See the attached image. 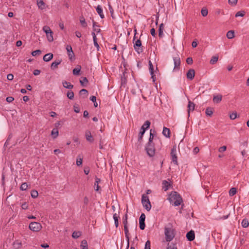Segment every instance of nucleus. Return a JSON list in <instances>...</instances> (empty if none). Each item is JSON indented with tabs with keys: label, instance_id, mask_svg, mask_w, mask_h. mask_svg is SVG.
Instances as JSON below:
<instances>
[{
	"label": "nucleus",
	"instance_id": "1",
	"mask_svg": "<svg viewBox=\"0 0 249 249\" xmlns=\"http://www.w3.org/2000/svg\"><path fill=\"white\" fill-rule=\"evenodd\" d=\"M169 200L171 204L175 206L181 205V208L184 206L181 196L177 192H172L169 196Z\"/></svg>",
	"mask_w": 249,
	"mask_h": 249
},
{
	"label": "nucleus",
	"instance_id": "2",
	"mask_svg": "<svg viewBox=\"0 0 249 249\" xmlns=\"http://www.w3.org/2000/svg\"><path fill=\"white\" fill-rule=\"evenodd\" d=\"M164 234L166 241L170 242L175 237V230L171 225H168L164 228Z\"/></svg>",
	"mask_w": 249,
	"mask_h": 249
},
{
	"label": "nucleus",
	"instance_id": "3",
	"mask_svg": "<svg viewBox=\"0 0 249 249\" xmlns=\"http://www.w3.org/2000/svg\"><path fill=\"white\" fill-rule=\"evenodd\" d=\"M142 203L143 207L148 211H149L151 208V205L148 196L145 194H143L142 197Z\"/></svg>",
	"mask_w": 249,
	"mask_h": 249
},
{
	"label": "nucleus",
	"instance_id": "4",
	"mask_svg": "<svg viewBox=\"0 0 249 249\" xmlns=\"http://www.w3.org/2000/svg\"><path fill=\"white\" fill-rule=\"evenodd\" d=\"M30 230L34 232L40 231L42 229V226L40 223L37 222H32L29 226Z\"/></svg>",
	"mask_w": 249,
	"mask_h": 249
},
{
	"label": "nucleus",
	"instance_id": "5",
	"mask_svg": "<svg viewBox=\"0 0 249 249\" xmlns=\"http://www.w3.org/2000/svg\"><path fill=\"white\" fill-rule=\"evenodd\" d=\"M43 30L46 34L48 40L49 42H52L53 40V32L51 30L50 28L48 26H44L43 27Z\"/></svg>",
	"mask_w": 249,
	"mask_h": 249
},
{
	"label": "nucleus",
	"instance_id": "6",
	"mask_svg": "<svg viewBox=\"0 0 249 249\" xmlns=\"http://www.w3.org/2000/svg\"><path fill=\"white\" fill-rule=\"evenodd\" d=\"M173 61H174V67L173 69V71H178L180 69V58L179 56L177 54L176 56H173Z\"/></svg>",
	"mask_w": 249,
	"mask_h": 249
},
{
	"label": "nucleus",
	"instance_id": "7",
	"mask_svg": "<svg viewBox=\"0 0 249 249\" xmlns=\"http://www.w3.org/2000/svg\"><path fill=\"white\" fill-rule=\"evenodd\" d=\"M147 154L150 157H153L155 155V148L153 143H147L145 148Z\"/></svg>",
	"mask_w": 249,
	"mask_h": 249
},
{
	"label": "nucleus",
	"instance_id": "8",
	"mask_svg": "<svg viewBox=\"0 0 249 249\" xmlns=\"http://www.w3.org/2000/svg\"><path fill=\"white\" fill-rule=\"evenodd\" d=\"M171 156L172 161L175 164L178 165V157L177 156V147L176 146H174L171 149Z\"/></svg>",
	"mask_w": 249,
	"mask_h": 249
},
{
	"label": "nucleus",
	"instance_id": "9",
	"mask_svg": "<svg viewBox=\"0 0 249 249\" xmlns=\"http://www.w3.org/2000/svg\"><path fill=\"white\" fill-rule=\"evenodd\" d=\"M66 49L67 50V53H68L69 59L71 61H73V60H74L75 59V55H74V53L73 52L72 49V47H71V46L69 45H67Z\"/></svg>",
	"mask_w": 249,
	"mask_h": 249
},
{
	"label": "nucleus",
	"instance_id": "10",
	"mask_svg": "<svg viewBox=\"0 0 249 249\" xmlns=\"http://www.w3.org/2000/svg\"><path fill=\"white\" fill-rule=\"evenodd\" d=\"M134 48L135 51L140 53L143 52V49L142 47V42L140 39H138L134 44Z\"/></svg>",
	"mask_w": 249,
	"mask_h": 249
},
{
	"label": "nucleus",
	"instance_id": "11",
	"mask_svg": "<svg viewBox=\"0 0 249 249\" xmlns=\"http://www.w3.org/2000/svg\"><path fill=\"white\" fill-rule=\"evenodd\" d=\"M186 238L189 241H193L195 238V234L194 231L191 230L188 232L186 234Z\"/></svg>",
	"mask_w": 249,
	"mask_h": 249
},
{
	"label": "nucleus",
	"instance_id": "12",
	"mask_svg": "<svg viewBox=\"0 0 249 249\" xmlns=\"http://www.w3.org/2000/svg\"><path fill=\"white\" fill-rule=\"evenodd\" d=\"M195 107V104L191 102V101H189L188 102V105L187 106V112H188V117L190 116V112L193 111L194 110Z\"/></svg>",
	"mask_w": 249,
	"mask_h": 249
},
{
	"label": "nucleus",
	"instance_id": "13",
	"mask_svg": "<svg viewBox=\"0 0 249 249\" xmlns=\"http://www.w3.org/2000/svg\"><path fill=\"white\" fill-rule=\"evenodd\" d=\"M195 75V71L194 69H190L186 74L187 79L189 80H193Z\"/></svg>",
	"mask_w": 249,
	"mask_h": 249
},
{
	"label": "nucleus",
	"instance_id": "14",
	"mask_svg": "<svg viewBox=\"0 0 249 249\" xmlns=\"http://www.w3.org/2000/svg\"><path fill=\"white\" fill-rule=\"evenodd\" d=\"M85 137L87 141L90 142H92L94 141V139L91 135L90 131L88 130L86 131Z\"/></svg>",
	"mask_w": 249,
	"mask_h": 249
},
{
	"label": "nucleus",
	"instance_id": "15",
	"mask_svg": "<svg viewBox=\"0 0 249 249\" xmlns=\"http://www.w3.org/2000/svg\"><path fill=\"white\" fill-rule=\"evenodd\" d=\"M124 231L125 238L127 241V245L126 249H128L129 248V231L128 229L127 225H124Z\"/></svg>",
	"mask_w": 249,
	"mask_h": 249
},
{
	"label": "nucleus",
	"instance_id": "16",
	"mask_svg": "<svg viewBox=\"0 0 249 249\" xmlns=\"http://www.w3.org/2000/svg\"><path fill=\"white\" fill-rule=\"evenodd\" d=\"M53 54L52 53H48L44 55L43 59L44 61L48 62L53 58Z\"/></svg>",
	"mask_w": 249,
	"mask_h": 249
},
{
	"label": "nucleus",
	"instance_id": "17",
	"mask_svg": "<svg viewBox=\"0 0 249 249\" xmlns=\"http://www.w3.org/2000/svg\"><path fill=\"white\" fill-rule=\"evenodd\" d=\"M162 189L164 191H167L170 186V183L166 180H163L162 183Z\"/></svg>",
	"mask_w": 249,
	"mask_h": 249
},
{
	"label": "nucleus",
	"instance_id": "18",
	"mask_svg": "<svg viewBox=\"0 0 249 249\" xmlns=\"http://www.w3.org/2000/svg\"><path fill=\"white\" fill-rule=\"evenodd\" d=\"M162 134L167 138L170 137V130L169 128L164 127L162 131Z\"/></svg>",
	"mask_w": 249,
	"mask_h": 249
},
{
	"label": "nucleus",
	"instance_id": "19",
	"mask_svg": "<svg viewBox=\"0 0 249 249\" xmlns=\"http://www.w3.org/2000/svg\"><path fill=\"white\" fill-rule=\"evenodd\" d=\"M151 123L149 121H146L141 127V130L145 131L146 129L149 127Z\"/></svg>",
	"mask_w": 249,
	"mask_h": 249
},
{
	"label": "nucleus",
	"instance_id": "20",
	"mask_svg": "<svg viewBox=\"0 0 249 249\" xmlns=\"http://www.w3.org/2000/svg\"><path fill=\"white\" fill-rule=\"evenodd\" d=\"M164 25L163 23L160 24L159 28V36L162 38L163 36Z\"/></svg>",
	"mask_w": 249,
	"mask_h": 249
},
{
	"label": "nucleus",
	"instance_id": "21",
	"mask_svg": "<svg viewBox=\"0 0 249 249\" xmlns=\"http://www.w3.org/2000/svg\"><path fill=\"white\" fill-rule=\"evenodd\" d=\"M222 98V96L221 94L214 95L213 97V101L214 103L217 104L221 101Z\"/></svg>",
	"mask_w": 249,
	"mask_h": 249
},
{
	"label": "nucleus",
	"instance_id": "22",
	"mask_svg": "<svg viewBox=\"0 0 249 249\" xmlns=\"http://www.w3.org/2000/svg\"><path fill=\"white\" fill-rule=\"evenodd\" d=\"M96 11L99 15L101 18H105L103 12V9L100 5L97 6V7H96Z\"/></svg>",
	"mask_w": 249,
	"mask_h": 249
},
{
	"label": "nucleus",
	"instance_id": "23",
	"mask_svg": "<svg viewBox=\"0 0 249 249\" xmlns=\"http://www.w3.org/2000/svg\"><path fill=\"white\" fill-rule=\"evenodd\" d=\"M61 62V60H57L53 62L51 65V68L52 69H54L58 67V65H59Z\"/></svg>",
	"mask_w": 249,
	"mask_h": 249
},
{
	"label": "nucleus",
	"instance_id": "24",
	"mask_svg": "<svg viewBox=\"0 0 249 249\" xmlns=\"http://www.w3.org/2000/svg\"><path fill=\"white\" fill-rule=\"evenodd\" d=\"M93 22V31L96 32L97 33L100 32L101 30L99 28V26L97 25V23L94 20H92Z\"/></svg>",
	"mask_w": 249,
	"mask_h": 249
},
{
	"label": "nucleus",
	"instance_id": "25",
	"mask_svg": "<svg viewBox=\"0 0 249 249\" xmlns=\"http://www.w3.org/2000/svg\"><path fill=\"white\" fill-rule=\"evenodd\" d=\"M21 246H22V243L19 240H16L13 243V247L15 249H18L21 248Z\"/></svg>",
	"mask_w": 249,
	"mask_h": 249
},
{
	"label": "nucleus",
	"instance_id": "26",
	"mask_svg": "<svg viewBox=\"0 0 249 249\" xmlns=\"http://www.w3.org/2000/svg\"><path fill=\"white\" fill-rule=\"evenodd\" d=\"M101 180L100 178H95V181L94 185V190L96 191H98L99 189V183L100 182Z\"/></svg>",
	"mask_w": 249,
	"mask_h": 249
},
{
	"label": "nucleus",
	"instance_id": "27",
	"mask_svg": "<svg viewBox=\"0 0 249 249\" xmlns=\"http://www.w3.org/2000/svg\"><path fill=\"white\" fill-rule=\"evenodd\" d=\"M62 84L64 88L68 89H71L73 87V86L71 85L70 82H67L66 81H63Z\"/></svg>",
	"mask_w": 249,
	"mask_h": 249
},
{
	"label": "nucleus",
	"instance_id": "28",
	"mask_svg": "<svg viewBox=\"0 0 249 249\" xmlns=\"http://www.w3.org/2000/svg\"><path fill=\"white\" fill-rule=\"evenodd\" d=\"M37 4L38 8L40 9H44L45 8V4L42 0H37Z\"/></svg>",
	"mask_w": 249,
	"mask_h": 249
},
{
	"label": "nucleus",
	"instance_id": "29",
	"mask_svg": "<svg viewBox=\"0 0 249 249\" xmlns=\"http://www.w3.org/2000/svg\"><path fill=\"white\" fill-rule=\"evenodd\" d=\"M80 22L83 27L86 28L87 26V22H86L85 19L83 16L80 17Z\"/></svg>",
	"mask_w": 249,
	"mask_h": 249
},
{
	"label": "nucleus",
	"instance_id": "30",
	"mask_svg": "<svg viewBox=\"0 0 249 249\" xmlns=\"http://www.w3.org/2000/svg\"><path fill=\"white\" fill-rule=\"evenodd\" d=\"M226 36L229 39H232L234 37V32L233 30L229 31L227 33Z\"/></svg>",
	"mask_w": 249,
	"mask_h": 249
},
{
	"label": "nucleus",
	"instance_id": "31",
	"mask_svg": "<svg viewBox=\"0 0 249 249\" xmlns=\"http://www.w3.org/2000/svg\"><path fill=\"white\" fill-rule=\"evenodd\" d=\"M81 70V66H77V67L74 68L72 72L74 75H78L79 74V72Z\"/></svg>",
	"mask_w": 249,
	"mask_h": 249
},
{
	"label": "nucleus",
	"instance_id": "32",
	"mask_svg": "<svg viewBox=\"0 0 249 249\" xmlns=\"http://www.w3.org/2000/svg\"><path fill=\"white\" fill-rule=\"evenodd\" d=\"M80 247L81 249H88V243L86 240H83L82 241Z\"/></svg>",
	"mask_w": 249,
	"mask_h": 249
},
{
	"label": "nucleus",
	"instance_id": "33",
	"mask_svg": "<svg viewBox=\"0 0 249 249\" xmlns=\"http://www.w3.org/2000/svg\"><path fill=\"white\" fill-rule=\"evenodd\" d=\"M83 162V158L81 156L78 155L76 159V165L77 166H80L82 165Z\"/></svg>",
	"mask_w": 249,
	"mask_h": 249
},
{
	"label": "nucleus",
	"instance_id": "34",
	"mask_svg": "<svg viewBox=\"0 0 249 249\" xmlns=\"http://www.w3.org/2000/svg\"><path fill=\"white\" fill-rule=\"evenodd\" d=\"M206 115L211 116L213 114V109L211 107H207L205 111Z\"/></svg>",
	"mask_w": 249,
	"mask_h": 249
},
{
	"label": "nucleus",
	"instance_id": "35",
	"mask_svg": "<svg viewBox=\"0 0 249 249\" xmlns=\"http://www.w3.org/2000/svg\"><path fill=\"white\" fill-rule=\"evenodd\" d=\"M51 135L53 138H56L58 136V130L57 129H53L51 132Z\"/></svg>",
	"mask_w": 249,
	"mask_h": 249
},
{
	"label": "nucleus",
	"instance_id": "36",
	"mask_svg": "<svg viewBox=\"0 0 249 249\" xmlns=\"http://www.w3.org/2000/svg\"><path fill=\"white\" fill-rule=\"evenodd\" d=\"M241 225L243 228H247L249 226L248 220L244 219L241 222Z\"/></svg>",
	"mask_w": 249,
	"mask_h": 249
},
{
	"label": "nucleus",
	"instance_id": "37",
	"mask_svg": "<svg viewBox=\"0 0 249 249\" xmlns=\"http://www.w3.org/2000/svg\"><path fill=\"white\" fill-rule=\"evenodd\" d=\"M152 131H153V130L152 129H151L150 130V136H149V141H148V143H152V141H153V139H154V134L152 133ZM153 132H156V131L155 130H153Z\"/></svg>",
	"mask_w": 249,
	"mask_h": 249
},
{
	"label": "nucleus",
	"instance_id": "38",
	"mask_svg": "<svg viewBox=\"0 0 249 249\" xmlns=\"http://www.w3.org/2000/svg\"><path fill=\"white\" fill-rule=\"evenodd\" d=\"M118 217L119 216L117 213H115L113 214V219L114 220L115 225L116 228L118 227L119 225Z\"/></svg>",
	"mask_w": 249,
	"mask_h": 249
},
{
	"label": "nucleus",
	"instance_id": "39",
	"mask_svg": "<svg viewBox=\"0 0 249 249\" xmlns=\"http://www.w3.org/2000/svg\"><path fill=\"white\" fill-rule=\"evenodd\" d=\"M236 189L234 187H232L229 191V195L231 196H233L236 194Z\"/></svg>",
	"mask_w": 249,
	"mask_h": 249
},
{
	"label": "nucleus",
	"instance_id": "40",
	"mask_svg": "<svg viewBox=\"0 0 249 249\" xmlns=\"http://www.w3.org/2000/svg\"><path fill=\"white\" fill-rule=\"evenodd\" d=\"M81 235V233L80 231H74L73 232V233L72 234V237L73 238L76 239V238H78Z\"/></svg>",
	"mask_w": 249,
	"mask_h": 249
},
{
	"label": "nucleus",
	"instance_id": "41",
	"mask_svg": "<svg viewBox=\"0 0 249 249\" xmlns=\"http://www.w3.org/2000/svg\"><path fill=\"white\" fill-rule=\"evenodd\" d=\"M218 56H213L211 60H210V63L211 64H214L216 63L218 60Z\"/></svg>",
	"mask_w": 249,
	"mask_h": 249
},
{
	"label": "nucleus",
	"instance_id": "42",
	"mask_svg": "<svg viewBox=\"0 0 249 249\" xmlns=\"http://www.w3.org/2000/svg\"><path fill=\"white\" fill-rule=\"evenodd\" d=\"M67 96L69 99L71 100L73 99L74 97L73 92L71 90L69 91L67 93Z\"/></svg>",
	"mask_w": 249,
	"mask_h": 249
},
{
	"label": "nucleus",
	"instance_id": "43",
	"mask_svg": "<svg viewBox=\"0 0 249 249\" xmlns=\"http://www.w3.org/2000/svg\"><path fill=\"white\" fill-rule=\"evenodd\" d=\"M31 196L34 198H36L38 195V192L36 190H32L31 193Z\"/></svg>",
	"mask_w": 249,
	"mask_h": 249
},
{
	"label": "nucleus",
	"instance_id": "44",
	"mask_svg": "<svg viewBox=\"0 0 249 249\" xmlns=\"http://www.w3.org/2000/svg\"><path fill=\"white\" fill-rule=\"evenodd\" d=\"M28 187V185L26 182H24L22 183L20 187V189L22 191H25L26 190Z\"/></svg>",
	"mask_w": 249,
	"mask_h": 249
},
{
	"label": "nucleus",
	"instance_id": "45",
	"mask_svg": "<svg viewBox=\"0 0 249 249\" xmlns=\"http://www.w3.org/2000/svg\"><path fill=\"white\" fill-rule=\"evenodd\" d=\"M201 13L203 17H206L208 15V10L206 8H203L201 9Z\"/></svg>",
	"mask_w": 249,
	"mask_h": 249
},
{
	"label": "nucleus",
	"instance_id": "46",
	"mask_svg": "<svg viewBox=\"0 0 249 249\" xmlns=\"http://www.w3.org/2000/svg\"><path fill=\"white\" fill-rule=\"evenodd\" d=\"M149 69L150 74L154 73V67L152 62L150 61H149Z\"/></svg>",
	"mask_w": 249,
	"mask_h": 249
},
{
	"label": "nucleus",
	"instance_id": "47",
	"mask_svg": "<svg viewBox=\"0 0 249 249\" xmlns=\"http://www.w3.org/2000/svg\"><path fill=\"white\" fill-rule=\"evenodd\" d=\"M144 133H145L144 130V131H142V130L140 131V132L139 134V138H138V141L140 142H141V141H142V137H143V135L144 134Z\"/></svg>",
	"mask_w": 249,
	"mask_h": 249
},
{
	"label": "nucleus",
	"instance_id": "48",
	"mask_svg": "<svg viewBox=\"0 0 249 249\" xmlns=\"http://www.w3.org/2000/svg\"><path fill=\"white\" fill-rule=\"evenodd\" d=\"M245 14V12L244 11H239L235 14V17H244Z\"/></svg>",
	"mask_w": 249,
	"mask_h": 249
},
{
	"label": "nucleus",
	"instance_id": "49",
	"mask_svg": "<svg viewBox=\"0 0 249 249\" xmlns=\"http://www.w3.org/2000/svg\"><path fill=\"white\" fill-rule=\"evenodd\" d=\"M124 225H127V214L126 213L123 218Z\"/></svg>",
	"mask_w": 249,
	"mask_h": 249
},
{
	"label": "nucleus",
	"instance_id": "50",
	"mask_svg": "<svg viewBox=\"0 0 249 249\" xmlns=\"http://www.w3.org/2000/svg\"><path fill=\"white\" fill-rule=\"evenodd\" d=\"M230 118L231 120H234L237 118V113L236 112H232L230 114Z\"/></svg>",
	"mask_w": 249,
	"mask_h": 249
},
{
	"label": "nucleus",
	"instance_id": "51",
	"mask_svg": "<svg viewBox=\"0 0 249 249\" xmlns=\"http://www.w3.org/2000/svg\"><path fill=\"white\" fill-rule=\"evenodd\" d=\"M41 51L40 50H37L32 52V55L34 56H36L37 54H40Z\"/></svg>",
	"mask_w": 249,
	"mask_h": 249
},
{
	"label": "nucleus",
	"instance_id": "52",
	"mask_svg": "<svg viewBox=\"0 0 249 249\" xmlns=\"http://www.w3.org/2000/svg\"><path fill=\"white\" fill-rule=\"evenodd\" d=\"M139 224L140 228L142 230H144L145 227L144 221H139Z\"/></svg>",
	"mask_w": 249,
	"mask_h": 249
},
{
	"label": "nucleus",
	"instance_id": "53",
	"mask_svg": "<svg viewBox=\"0 0 249 249\" xmlns=\"http://www.w3.org/2000/svg\"><path fill=\"white\" fill-rule=\"evenodd\" d=\"M88 90L86 89H82L80 92H79V94L80 95H86V96H87L88 95Z\"/></svg>",
	"mask_w": 249,
	"mask_h": 249
},
{
	"label": "nucleus",
	"instance_id": "54",
	"mask_svg": "<svg viewBox=\"0 0 249 249\" xmlns=\"http://www.w3.org/2000/svg\"><path fill=\"white\" fill-rule=\"evenodd\" d=\"M73 109H74V112H75L76 113H79L80 111V108H79L78 105H74L73 106Z\"/></svg>",
	"mask_w": 249,
	"mask_h": 249
},
{
	"label": "nucleus",
	"instance_id": "55",
	"mask_svg": "<svg viewBox=\"0 0 249 249\" xmlns=\"http://www.w3.org/2000/svg\"><path fill=\"white\" fill-rule=\"evenodd\" d=\"M144 249H151L150 242L149 240L146 242Z\"/></svg>",
	"mask_w": 249,
	"mask_h": 249
},
{
	"label": "nucleus",
	"instance_id": "56",
	"mask_svg": "<svg viewBox=\"0 0 249 249\" xmlns=\"http://www.w3.org/2000/svg\"><path fill=\"white\" fill-rule=\"evenodd\" d=\"M145 219V215L144 213H142L139 218V221H144Z\"/></svg>",
	"mask_w": 249,
	"mask_h": 249
},
{
	"label": "nucleus",
	"instance_id": "57",
	"mask_svg": "<svg viewBox=\"0 0 249 249\" xmlns=\"http://www.w3.org/2000/svg\"><path fill=\"white\" fill-rule=\"evenodd\" d=\"M186 63L189 65H191L193 63V59L191 57H188L186 59Z\"/></svg>",
	"mask_w": 249,
	"mask_h": 249
},
{
	"label": "nucleus",
	"instance_id": "58",
	"mask_svg": "<svg viewBox=\"0 0 249 249\" xmlns=\"http://www.w3.org/2000/svg\"><path fill=\"white\" fill-rule=\"evenodd\" d=\"M226 149H227V147L226 146H223L219 147L218 151L220 152H223L226 150Z\"/></svg>",
	"mask_w": 249,
	"mask_h": 249
},
{
	"label": "nucleus",
	"instance_id": "59",
	"mask_svg": "<svg viewBox=\"0 0 249 249\" xmlns=\"http://www.w3.org/2000/svg\"><path fill=\"white\" fill-rule=\"evenodd\" d=\"M21 208L23 210H27L28 208V205L26 202H25L21 205Z\"/></svg>",
	"mask_w": 249,
	"mask_h": 249
},
{
	"label": "nucleus",
	"instance_id": "60",
	"mask_svg": "<svg viewBox=\"0 0 249 249\" xmlns=\"http://www.w3.org/2000/svg\"><path fill=\"white\" fill-rule=\"evenodd\" d=\"M237 1H238V0H228L229 4H231V5H234L236 4Z\"/></svg>",
	"mask_w": 249,
	"mask_h": 249
},
{
	"label": "nucleus",
	"instance_id": "61",
	"mask_svg": "<svg viewBox=\"0 0 249 249\" xmlns=\"http://www.w3.org/2000/svg\"><path fill=\"white\" fill-rule=\"evenodd\" d=\"M88 82V79L86 77H84L82 80H80V82L82 86H84V83Z\"/></svg>",
	"mask_w": 249,
	"mask_h": 249
},
{
	"label": "nucleus",
	"instance_id": "62",
	"mask_svg": "<svg viewBox=\"0 0 249 249\" xmlns=\"http://www.w3.org/2000/svg\"><path fill=\"white\" fill-rule=\"evenodd\" d=\"M14 100V98L12 96H9L8 97L6 98V101L8 103H11L12 102V101H13Z\"/></svg>",
	"mask_w": 249,
	"mask_h": 249
},
{
	"label": "nucleus",
	"instance_id": "63",
	"mask_svg": "<svg viewBox=\"0 0 249 249\" xmlns=\"http://www.w3.org/2000/svg\"><path fill=\"white\" fill-rule=\"evenodd\" d=\"M7 78L8 80H12L14 78V76L12 74L9 73L7 74Z\"/></svg>",
	"mask_w": 249,
	"mask_h": 249
},
{
	"label": "nucleus",
	"instance_id": "64",
	"mask_svg": "<svg viewBox=\"0 0 249 249\" xmlns=\"http://www.w3.org/2000/svg\"><path fill=\"white\" fill-rule=\"evenodd\" d=\"M167 249H177V248L175 245L173 244L168 246L167 248Z\"/></svg>",
	"mask_w": 249,
	"mask_h": 249
}]
</instances>
